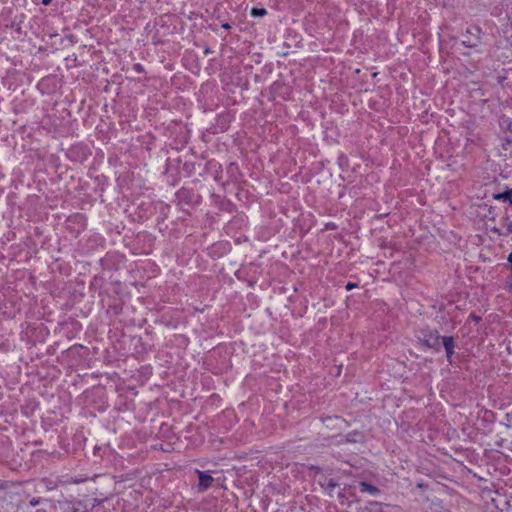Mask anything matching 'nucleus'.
Returning <instances> with one entry per match:
<instances>
[{
  "mask_svg": "<svg viewBox=\"0 0 512 512\" xmlns=\"http://www.w3.org/2000/svg\"><path fill=\"white\" fill-rule=\"evenodd\" d=\"M56 512H76V509L72 504L64 503L56 508Z\"/></svg>",
  "mask_w": 512,
  "mask_h": 512,
  "instance_id": "20e7f679",
  "label": "nucleus"
},
{
  "mask_svg": "<svg viewBox=\"0 0 512 512\" xmlns=\"http://www.w3.org/2000/svg\"><path fill=\"white\" fill-rule=\"evenodd\" d=\"M496 200H504L512 203V189L494 196Z\"/></svg>",
  "mask_w": 512,
  "mask_h": 512,
  "instance_id": "7ed1b4c3",
  "label": "nucleus"
},
{
  "mask_svg": "<svg viewBox=\"0 0 512 512\" xmlns=\"http://www.w3.org/2000/svg\"><path fill=\"white\" fill-rule=\"evenodd\" d=\"M356 287H357V284H356V283H351V282H350V283H348V284L346 285V290H348V291H349V290H352V289H354V288H356Z\"/></svg>",
  "mask_w": 512,
  "mask_h": 512,
  "instance_id": "423d86ee",
  "label": "nucleus"
},
{
  "mask_svg": "<svg viewBox=\"0 0 512 512\" xmlns=\"http://www.w3.org/2000/svg\"><path fill=\"white\" fill-rule=\"evenodd\" d=\"M51 1L52 0H43L42 2H43L44 5H49L51 3Z\"/></svg>",
  "mask_w": 512,
  "mask_h": 512,
  "instance_id": "0eeeda50",
  "label": "nucleus"
},
{
  "mask_svg": "<svg viewBox=\"0 0 512 512\" xmlns=\"http://www.w3.org/2000/svg\"><path fill=\"white\" fill-rule=\"evenodd\" d=\"M428 345L437 348L438 343H441L446 352V358L448 363H453V355L455 349V342L453 337L450 336H441L437 337L434 342H430L427 340Z\"/></svg>",
  "mask_w": 512,
  "mask_h": 512,
  "instance_id": "f257e3e1",
  "label": "nucleus"
},
{
  "mask_svg": "<svg viewBox=\"0 0 512 512\" xmlns=\"http://www.w3.org/2000/svg\"><path fill=\"white\" fill-rule=\"evenodd\" d=\"M251 14L253 16H263L266 14V11H265V9H253Z\"/></svg>",
  "mask_w": 512,
  "mask_h": 512,
  "instance_id": "39448f33",
  "label": "nucleus"
},
{
  "mask_svg": "<svg viewBox=\"0 0 512 512\" xmlns=\"http://www.w3.org/2000/svg\"><path fill=\"white\" fill-rule=\"evenodd\" d=\"M213 478L203 472H199V483L202 487L207 488L211 485Z\"/></svg>",
  "mask_w": 512,
  "mask_h": 512,
  "instance_id": "f03ea898",
  "label": "nucleus"
},
{
  "mask_svg": "<svg viewBox=\"0 0 512 512\" xmlns=\"http://www.w3.org/2000/svg\"><path fill=\"white\" fill-rule=\"evenodd\" d=\"M508 260L512 262V253L509 255Z\"/></svg>",
  "mask_w": 512,
  "mask_h": 512,
  "instance_id": "1a4fd4ad",
  "label": "nucleus"
},
{
  "mask_svg": "<svg viewBox=\"0 0 512 512\" xmlns=\"http://www.w3.org/2000/svg\"><path fill=\"white\" fill-rule=\"evenodd\" d=\"M362 488H363V490H364V491H370V490L368 489V486H367L366 484H362Z\"/></svg>",
  "mask_w": 512,
  "mask_h": 512,
  "instance_id": "6e6552de",
  "label": "nucleus"
}]
</instances>
